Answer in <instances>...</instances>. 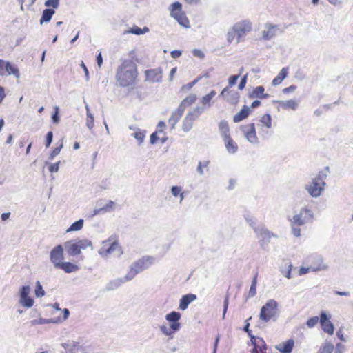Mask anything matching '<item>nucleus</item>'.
Returning <instances> with one entry per match:
<instances>
[{"mask_svg": "<svg viewBox=\"0 0 353 353\" xmlns=\"http://www.w3.org/2000/svg\"><path fill=\"white\" fill-rule=\"evenodd\" d=\"M137 77V70L134 63L132 60H125L118 68L116 79L121 87H127L132 85Z\"/></svg>", "mask_w": 353, "mask_h": 353, "instance_id": "1", "label": "nucleus"}, {"mask_svg": "<svg viewBox=\"0 0 353 353\" xmlns=\"http://www.w3.org/2000/svg\"><path fill=\"white\" fill-rule=\"evenodd\" d=\"M278 313V303L274 299H270L262 306L259 314L260 319L263 322H268L272 319L276 320Z\"/></svg>", "mask_w": 353, "mask_h": 353, "instance_id": "2", "label": "nucleus"}, {"mask_svg": "<svg viewBox=\"0 0 353 353\" xmlns=\"http://www.w3.org/2000/svg\"><path fill=\"white\" fill-rule=\"evenodd\" d=\"M254 231L259 239V243L262 250H266L268 249L269 243L272 238L277 239V234L272 232L264 226H259L254 228Z\"/></svg>", "mask_w": 353, "mask_h": 353, "instance_id": "3", "label": "nucleus"}, {"mask_svg": "<svg viewBox=\"0 0 353 353\" xmlns=\"http://www.w3.org/2000/svg\"><path fill=\"white\" fill-rule=\"evenodd\" d=\"M170 16L176 19L179 23L183 27L189 26V21L185 13L182 11V5L176 1L172 3L170 6Z\"/></svg>", "mask_w": 353, "mask_h": 353, "instance_id": "4", "label": "nucleus"}, {"mask_svg": "<svg viewBox=\"0 0 353 353\" xmlns=\"http://www.w3.org/2000/svg\"><path fill=\"white\" fill-rule=\"evenodd\" d=\"M314 220L312 211L307 208H301L299 212L292 217V222L297 223V226L303 225L312 223Z\"/></svg>", "mask_w": 353, "mask_h": 353, "instance_id": "5", "label": "nucleus"}, {"mask_svg": "<svg viewBox=\"0 0 353 353\" xmlns=\"http://www.w3.org/2000/svg\"><path fill=\"white\" fill-rule=\"evenodd\" d=\"M234 30L236 33V43H239L241 41V38L245 37L252 30V24L250 20L245 19L236 22L233 25Z\"/></svg>", "mask_w": 353, "mask_h": 353, "instance_id": "6", "label": "nucleus"}, {"mask_svg": "<svg viewBox=\"0 0 353 353\" xmlns=\"http://www.w3.org/2000/svg\"><path fill=\"white\" fill-rule=\"evenodd\" d=\"M114 252L117 256L123 254L121 248L117 242L110 243L109 241H103V246L99 251V254L103 257H107Z\"/></svg>", "mask_w": 353, "mask_h": 353, "instance_id": "7", "label": "nucleus"}, {"mask_svg": "<svg viewBox=\"0 0 353 353\" xmlns=\"http://www.w3.org/2000/svg\"><path fill=\"white\" fill-rule=\"evenodd\" d=\"M325 185L326 183H321L311 179V181L305 184V189L312 197L318 198L322 194Z\"/></svg>", "mask_w": 353, "mask_h": 353, "instance_id": "8", "label": "nucleus"}, {"mask_svg": "<svg viewBox=\"0 0 353 353\" xmlns=\"http://www.w3.org/2000/svg\"><path fill=\"white\" fill-rule=\"evenodd\" d=\"M155 261V258L152 256H144L134 261L132 265V270H136V272L140 273L148 269Z\"/></svg>", "mask_w": 353, "mask_h": 353, "instance_id": "9", "label": "nucleus"}, {"mask_svg": "<svg viewBox=\"0 0 353 353\" xmlns=\"http://www.w3.org/2000/svg\"><path fill=\"white\" fill-rule=\"evenodd\" d=\"M30 292V287L29 285H23L19 290V303L25 307L30 308L34 305V300L29 296Z\"/></svg>", "mask_w": 353, "mask_h": 353, "instance_id": "10", "label": "nucleus"}, {"mask_svg": "<svg viewBox=\"0 0 353 353\" xmlns=\"http://www.w3.org/2000/svg\"><path fill=\"white\" fill-rule=\"evenodd\" d=\"M50 261L54 264L55 268L63 263V248L61 245L55 246L50 254Z\"/></svg>", "mask_w": 353, "mask_h": 353, "instance_id": "11", "label": "nucleus"}, {"mask_svg": "<svg viewBox=\"0 0 353 353\" xmlns=\"http://www.w3.org/2000/svg\"><path fill=\"white\" fill-rule=\"evenodd\" d=\"M330 316L325 312L322 311L320 314V324L323 330L330 335H332L334 332V326L330 320Z\"/></svg>", "mask_w": 353, "mask_h": 353, "instance_id": "12", "label": "nucleus"}, {"mask_svg": "<svg viewBox=\"0 0 353 353\" xmlns=\"http://www.w3.org/2000/svg\"><path fill=\"white\" fill-rule=\"evenodd\" d=\"M242 130L246 139L252 144L259 143L254 123H250L243 127Z\"/></svg>", "mask_w": 353, "mask_h": 353, "instance_id": "13", "label": "nucleus"}, {"mask_svg": "<svg viewBox=\"0 0 353 353\" xmlns=\"http://www.w3.org/2000/svg\"><path fill=\"white\" fill-rule=\"evenodd\" d=\"M265 29L262 32V38L265 40H270L275 37L278 32H282L277 25L266 23Z\"/></svg>", "mask_w": 353, "mask_h": 353, "instance_id": "14", "label": "nucleus"}, {"mask_svg": "<svg viewBox=\"0 0 353 353\" xmlns=\"http://www.w3.org/2000/svg\"><path fill=\"white\" fill-rule=\"evenodd\" d=\"M180 318L181 314L176 311L171 312L165 316V319L170 322V329L174 332L178 331L180 328Z\"/></svg>", "mask_w": 353, "mask_h": 353, "instance_id": "15", "label": "nucleus"}, {"mask_svg": "<svg viewBox=\"0 0 353 353\" xmlns=\"http://www.w3.org/2000/svg\"><path fill=\"white\" fill-rule=\"evenodd\" d=\"M220 95L223 97L228 103L236 104L239 99V94L236 91H232L228 87H225L221 92Z\"/></svg>", "mask_w": 353, "mask_h": 353, "instance_id": "16", "label": "nucleus"}, {"mask_svg": "<svg viewBox=\"0 0 353 353\" xmlns=\"http://www.w3.org/2000/svg\"><path fill=\"white\" fill-rule=\"evenodd\" d=\"M318 261L319 262L318 266H310L309 268L301 267L299 271V275L302 276L303 274H305L307 272H309L310 270H312L313 272H317L325 270L328 268V266L323 263V260L322 258H318Z\"/></svg>", "mask_w": 353, "mask_h": 353, "instance_id": "17", "label": "nucleus"}, {"mask_svg": "<svg viewBox=\"0 0 353 353\" xmlns=\"http://www.w3.org/2000/svg\"><path fill=\"white\" fill-rule=\"evenodd\" d=\"M145 74L147 79L152 83L161 81L162 71L160 68L147 70Z\"/></svg>", "mask_w": 353, "mask_h": 353, "instance_id": "18", "label": "nucleus"}, {"mask_svg": "<svg viewBox=\"0 0 353 353\" xmlns=\"http://www.w3.org/2000/svg\"><path fill=\"white\" fill-rule=\"evenodd\" d=\"M196 299V296L194 294H188L183 295L179 302V309L185 310L188 308L189 304Z\"/></svg>", "mask_w": 353, "mask_h": 353, "instance_id": "19", "label": "nucleus"}, {"mask_svg": "<svg viewBox=\"0 0 353 353\" xmlns=\"http://www.w3.org/2000/svg\"><path fill=\"white\" fill-rule=\"evenodd\" d=\"M294 345V340L288 339L285 343H280L276 346V349L281 353H291Z\"/></svg>", "mask_w": 353, "mask_h": 353, "instance_id": "20", "label": "nucleus"}, {"mask_svg": "<svg viewBox=\"0 0 353 353\" xmlns=\"http://www.w3.org/2000/svg\"><path fill=\"white\" fill-rule=\"evenodd\" d=\"M65 249L67 253L70 256H76L79 254V248L77 241H70L65 243Z\"/></svg>", "mask_w": 353, "mask_h": 353, "instance_id": "21", "label": "nucleus"}, {"mask_svg": "<svg viewBox=\"0 0 353 353\" xmlns=\"http://www.w3.org/2000/svg\"><path fill=\"white\" fill-rule=\"evenodd\" d=\"M250 112V109L247 105H244L243 108L237 114H236L233 117V121L234 123H239L243 119H246Z\"/></svg>", "mask_w": 353, "mask_h": 353, "instance_id": "22", "label": "nucleus"}, {"mask_svg": "<svg viewBox=\"0 0 353 353\" xmlns=\"http://www.w3.org/2000/svg\"><path fill=\"white\" fill-rule=\"evenodd\" d=\"M223 141L225 148L230 154H234L237 151L238 145L230 137H226V139H223Z\"/></svg>", "mask_w": 353, "mask_h": 353, "instance_id": "23", "label": "nucleus"}, {"mask_svg": "<svg viewBox=\"0 0 353 353\" xmlns=\"http://www.w3.org/2000/svg\"><path fill=\"white\" fill-rule=\"evenodd\" d=\"M124 283V280L122 278H117L114 280L110 281L105 285L107 291H112L119 288L122 284Z\"/></svg>", "mask_w": 353, "mask_h": 353, "instance_id": "24", "label": "nucleus"}, {"mask_svg": "<svg viewBox=\"0 0 353 353\" xmlns=\"http://www.w3.org/2000/svg\"><path fill=\"white\" fill-rule=\"evenodd\" d=\"M114 202L112 201H108L107 204L101 208H96L94 210L93 215H97L101 213H105L114 210Z\"/></svg>", "mask_w": 353, "mask_h": 353, "instance_id": "25", "label": "nucleus"}, {"mask_svg": "<svg viewBox=\"0 0 353 353\" xmlns=\"http://www.w3.org/2000/svg\"><path fill=\"white\" fill-rule=\"evenodd\" d=\"M292 263L287 261H284L283 265H281L279 268L281 273L283 274L288 279H290L292 278Z\"/></svg>", "mask_w": 353, "mask_h": 353, "instance_id": "26", "label": "nucleus"}, {"mask_svg": "<svg viewBox=\"0 0 353 353\" xmlns=\"http://www.w3.org/2000/svg\"><path fill=\"white\" fill-rule=\"evenodd\" d=\"M54 13V10L51 8H46L43 10L40 19V24L42 25L44 23L50 22Z\"/></svg>", "mask_w": 353, "mask_h": 353, "instance_id": "27", "label": "nucleus"}, {"mask_svg": "<svg viewBox=\"0 0 353 353\" xmlns=\"http://www.w3.org/2000/svg\"><path fill=\"white\" fill-rule=\"evenodd\" d=\"M58 268L64 270L66 273H71L79 270V266L70 262H63Z\"/></svg>", "mask_w": 353, "mask_h": 353, "instance_id": "28", "label": "nucleus"}, {"mask_svg": "<svg viewBox=\"0 0 353 353\" xmlns=\"http://www.w3.org/2000/svg\"><path fill=\"white\" fill-rule=\"evenodd\" d=\"M288 68H283L278 75L272 80V84L274 86L279 85L282 81L287 77L288 73Z\"/></svg>", "mask_w": 353, "mask_h": 353, "instance_id": "29", "label": "nucleus"}, {"mask_svg": "<svg viewBox=\"0 0 353 353\" xmlns=\"http://www.w3.org/2000/svg\"><path fill=\"white\" fill-rule=\"evenodd\" d=\"M61 322V318L58 317L56 319H43L40 318L39 319L33 320L31 323L32 325H43L48 323H58Z\"/></svg>", "mask_w": 353, "mask_h": 353, "instance_id": "30", "label": "nucleus"}, {"mask_svg": "<svg viewBox=\"0 0 353 353\" xmlns=\"http://www.w3.org/2000/svg\"><path fill=\"white\" fill-rule=\"evenodd\" d=\"M219 130L223 139L230 137L228 123L225 121H221L219 124Z\"/></svg>", "mask_w": 353, "mask_h": 353, "instance_id": "31", "label": "nucleus"}, {"mask_svg": "<svg viewBox=\"0 0 353 353\" xmlns=\"http://www.w3.org/2000/svg\"><path fill=\"white\" fill-rule=\"evenodd\" d=\"M281 106L283 109L287 110V109H292L293 110H295L298 107V103L293 100L290 99L287 101H279Z\"/></svg>", "mask_w": 353, "mask_h": 353, "instance_id": "32", "label": "nucleus"}, {"mask_svg": "<svg viewBox=\"0 0 353 353\" xmlns=\"http://www.w3.org/2000/svg\"><path fill=\"white\" fill-rule=\"evenodd\" d=\"M270 95L264 93V88L261 85L257 86L252 92L250 97H256L259 99H268Z\"/></svg>", "mask_w": 353, "mask_h": 353, "instance_id": "33", "label": "nucleus"}, {"mask_svg": "<svg viewBox=\"0 0 353 353\" xmlns=\"http://www.w3.org/2000/svg\"><path fill=\"white\" fill-rule=\"evenodd\" d=\"M5 70L9 75L13 74L17 79H19L20 74L19 70L9 61L6 63Z\"/></svg>", "mask_w": 353, "mask_h": 353, "instance_id": "34", "label": "nucleus"}, {"mask_svg": "<svg viewBox=\"0 0 353 353\" xmlns=\"http://www.w3.org/2000/svg\"><path fill=\"white\" fill-rule=\"evenodd\" d=\"M79 254L81 252V250H85L87 248H90L92 250V243L88 239H78L77 240Z\"/></svg>", "mask_w": 353, "mask_h": 353, "instance_id": "35", "label": "nucleus"}, {"mask_svg": "<svg viewBox=\"0 0 353 353\" xmlns=\"http://www.w3.org/2000/svg\"><path fill=\"white\" fill-rule=\"evenodd\" d=\"M194 121V120L186 115L183 121L182 130L186 132H189L192 128Z\"/></svg>", "mask_w": 353, "mask_h": 353, "instance_id": "36", "label": "nucleus"}, {"mask_svg": "<svg viewBox=\"0 0 353 353\" xmlns=\"http://www.w3.org/2000/svg\"><path fill=\"white\" fill-rule=\"evenodd\" d=\"M203 107H196L189 112L187 115L195 121L203 112Z\"/></svg>", "mask_w": 353, "mask_h": 353, "instance_id": "37", "label": "nucleus"}, {"mask_svg": "<svg viewBox=\"0 0 353 353\" xmlns=\"http://www.w3.org/2000/svg\"><path fill=\"white\" fill-rule=\"evenodd\" d=\"M84 221L83 219H79L75 222H74L66 230V232H70L72 231H79L83 226Z\"/></svg>", "mask_w": 353, "mask_h": 353, "instance_id": "38", "label": "nucleus"}, {"mask_svg": "<svg viewBox=\"0 0 353 353\" xmlns=\"http://www.w3.org/2000/svg\"><path fill=\"white\" fill-rule=\"evenodd\" d=\"M334 345L329 341H326L320 347L318 353H332Z\"/></svg>", "mask_w": 353, "mask_h": 353, "instance_id": "39", "label": "nucleus"}, {"mask_svg": "<svg viewBox=\"0 0 353 353\" xmlns=\"http://www.w3.org/2000/svg\"><path fill=\"white\" fill-rule=\"evenodd\" d=\"M67 353H86L82 346L79 343L72 342L71 347L68 349Z\"/></svg>", "mask_w": 353, "mask_h": 353, "instance_id": "40", "label": "nucleus"}, {"mask_svg": "<svg viewBox=\"0 0 353 353\" xmlns=\"http://www.w3.org/2000/svg\"><path fill=\"white\" fill-rule=\"evenodd\" d=\"M256 283H257V274H256L254 276V277L253 278V280L252 281V284H251V286H250V290L248 292L249 297H253L256 295Z\"/></svg>", "mask_w": 353, "mask_h": 353, "instance_id": "41", "label": "nucleus"}, {"mask_svg": "<svg viewBox=\"0 0 353 353\" xmlns=\"http://www.w3.org/2000/svg\"><path fill=\"white\" fill-rule=\"evenodd\" d=\"M35 296L38 298H41L45 295V291L43 289L42 285L39 281L36 282V288L34 290Z\"/></svg>", "mask_w": 353, "mask_h": 353, "instance_id": "42", "label": "nucleus"}, {"mask_svg": "<svg viewBox=\"0 0 353 353\" xmlns=\"http://www.w3.org/2000/svg\"><path fill=\"white\" fill-rule=\"evenodd\" d=\"M260 121L265 125L268 128H271L272 125V118L271 116L269 114H264Z\"/></svg>", "mask_w": 353, "mask_h": 353, "instance_id": "43", "label": "nucleus"}, {"mask_svg": "<svg viewBox=\"0 0 353 353\" xmlns=\"http://www.w3.org/2000/svg\"><path fill=\"white\" fill-rule=\"evenodd\" d=\"M236 38V31L234 30V26H232L231 28H230L227 32V34H226V39H227V41L229 43H231L234 38Z\"/></svg>", "mask_w": 353, "mask_h": 353, "instance_id": "44", "label": "nucleus"}, {"mask_svg": "<svg viewBox=\"0 0 353 353\" xmlns=\"http://www.w3.org/2000/svg\"><path fill=\"white\" fill-rule=\"evenodd\" d=\"M139 274L136 272V270H132V265H130V271L126 274V275L122 278L124 280V283L131 281L134 277Z\"/></svg>", "mask_w": 353, "mask_h": 353, "instance_id": "45", "label": "nucleus"}, {"mask_svg": "<svg viewBox=\"0 0 353 353\" xmlns=\"http://www.w3.org/2000/svg\"><path fill=\"white\" fill-rule=\"evenodd\" d=\"M181 117L176 114L175 113H172L171 117L168 120V123L171 125V128L173 129L175 127V125L179 122Z\"/></svg>", "mask_w": 353, "mask_h": 353, "instance_id": "46", "label": "nucleus"}, {"mask_svg": "<svg viewBox=\"0 0 353 353\" xmlns=\"http://www.w3.org/2000/svg\"><path fill=\"white\" fill-rule=\"evenodd\" d=\"M132 136L139 141V143L140 144L143 141L145 137V133L144 131L138 130L137 132L132 134Z\"/></svg>", "mask_w": 353, "mask_h": 353, "instance_id": "47", "label": "nucleus"}, {"mask_svg": "<svg viewBox=\"0 0 353 353\" xmlns=\"http://www.w3.org/2000/svg\"><path fill=\"white\" fill-rule=\"evenodd\" d=\"M291 222V228H292V234L294 236H299L301 235V230L299 228V226H297V223H294L292 222V219H290Z\"/></svg>", "mask_w": 353, "mask_h": 353, "instance_id": "48", "label": "nucleus"}, {"mask_svg": "<svg viewBox=\"0 0 353 353\" xmlns=\"http://www.w3.org/2000/svg\"><path fill=\"white\" fill-rule=\"evenodd\" d=\"M86 126L89 128L90 130H92L94 128V115L92 113H88V115H86Z\"/></svg>", "mask_w": 353, "mask_h": 353, "instance_id": "49", "label": "nucleus"}, {"mask_svg": "<svg viewBox=\"0 0 353 353\" xmlns=\"http://www.w3.org/2000/svg\"><path fill=\"white\" fill-rule=\"evenodd\" d=\"M210 163L209 161H205L203 163L199 162L196 168V172L199 174L200 176H203L204 174L203 168H207Z\"/></svg>", "mask_w": 353, "mask_h": 353, "instance_id": "50", "label": "nucleus"}, {"mask_svg": "<svg viewBox=\"0 0 353 353\" xmlns=\"http://www.w3.org/2000/svg\"><path fill=\"white\" fill-rule=\"evenodd\" d=\"M327 177V174L324 173L323 172H319V174L315 176L312 178L314 181H316L317 182L322 183H326L325 179Z\"/></svg>", "mask_w": 353, "mask_h": 353, "instance_id": "51", "label": "nucleus"}, {"mask_svg": "<svg viewBox=\"0 0 353 353\" xmlns=\"http://www.w3.org/2000/svg\"><path fill=\"white\" fill-rule=\"evenodd\" d=\"M196 99V96L195 94H190L182 101V105H191L195 102Z\"/></svg>", "mask_w": 353, "mask_h": 353, "instance_id": "52", "label": "nucleus"}, {"mask_svg": "<svg viewBox=\"0 0 353 353\" xmlns=\"http://www.w3.org/2000/svg\"><path fill=\"white\" fill-rule=\"evenodd\" d=\"M60 163V161H58L55 163H50L48 161H46L45 164L49 165V171L50 172H57L59 171Z\"/></svg>", "mask_w": 353, "mask_h": 353, "instance_id": "53", "label": "nucleus"}, {"mask_svg": "<svg viewBox=\"0 0 353 353\" xmlns=\"http://www.w3.org/2000/svg\"><path fill=\"white\" fill-rule=\"evenodd\" d=\"M319 320L320 321V319L318 316L312 317L307 321L306 325L308 327H314L319 322Z\"/></svg>", "mask_w": 353, "mask_h": 353, "instance_id": "54", "label": "nucleus"}, {"mask_svg": "<svg viewBox=\"0 0 353 353\" xmlns=\"http://www.w3.org/2000/svg\"><path fill=\"white\" fill-rule=\"evenodd\" d=\"M46 7H52L53 8H57L59 5V0H46L44 3Z\"/></svg>", "mask_w": 353, "mask_h": 353, "instance_id": "55", "label": "nucleus"}, {"mask_svg": "<svg viewBox=\"0 0 353 353\" xmlns=\"http://www.w3.org/2000/svg\"><path fill=\"white\" fill-rule=\"evenodd\" d=\"M63 148V141H61L59 146L55 148L51 152L49 159L52 160L57 155H58Z\"/></svg>", "mask_w": 353, "mask_h": 353, "instance_id": "56", "label": "nucleus"}, {"mask_svg": "<svg viewBox=\"0 0 353 353\" xmlns=\"http://www.w3.org/2000/svg\"><path fill=\"white\" fill-rule=\"evenodd\" d=\"M59 108L58 106H56L54 108V113L52 114V122L54 123H59L60 119H59Z\"/></svg>", "mask_w": 353, "mask_h": 353, "instance_id": "57", "label": "nucleus"}, {"mask_svg": "<svg viewBox=\"0 0 353 353\" xmlns=\"http://www.w3.org/2000/svg\"><path fill=\"white\" fill-rule=\"evenodd\" d=\"M245 220L246 222L250 225V226H251L253 229L254 228H256V219L254 216L248 215L245 217Z\"/></svg>", "mask_w": 353, "mask_h": 353, "instance_id": "58", "label": "nucleus"}, {"mask_svg": "<svg viewBox=\"0 0 353 353\" xmlns=\"http://www.w3.org/2000/svg\"><path fill=\"white\" fill-rule=\"evenodd\" d=\"M143 31L142 30L141 28L136 26V27L130 28L126 32L127 33H130V34H136V35H140V34H143Z\"/></svg>", "mask_w": 353, "mask_h": 353, "instance_id": "59", "label": "nucleus"}, {"mask_svg": "<svg viewBox=\"0 0 353 353\" xmlns=\"http://www.w3.org/2000/svg\"><path fill=\"white\" fill-rule=\"evenodd\" d=\"M240 74L232 75L228 79V88L234 85L239 77Z\"/></svg>", "mask_w": 353, "mask_h": 353, "instance_id": "60", "label": "nucleus"}, {"mask_svg": "<svg viewBox=\"0 0 353 353\" xmlns=\"http://www.w3.org/2000/svg\"><path fill=\"white\" fill-rule=\"evenodd\" d=\"M229 305V296L226 295L223 301V319H225V314L227 312Z\"/></svg>", "mask_w": 353, "mask_h": 353, "instance_id": "61", "label": "nucleus"}, {"mask_svg": "<svg viewBox=\"0 0 353 353\" xmlns=\"http://www.w3.org/2000/svg\"><path fill=\"white\" fill-rule=\"evenodd\" d=\"M53 139V134L52 132L50 131L47 133L46 137V147L48 148L52 143Z\"/></svg>", "mask_w": 353, "mask_h": 353, "instance_id": "62", "label": "nucleus"}, {"mask_svg": "<svg viewBox=\"0 0 353 353\" xmlns=\"http://www.w3.org/2000/svg\"><path fill=\"white\" fill-rule=\"evenodd\" d=\"M211 100H212V99L210 98V96H208V94H206L205 96H204L201 98V103L204 106L210 107Z\"/></svg>", "mask_w": 353, "mask_h": 353, "instance_id": "63", "label": "nucleus"}, {"mask_svg": "<svg viewBox=\"0 0 353 353\" xmlns=\"http://www.w3.org/2000/svg\"><path fill=\"white\" fill-rule=\"evenodd\" d=\"M247 79H248V74H246L241 78L240 83L239 84V90H243L245 88L246 83H247Z\"/></svg>", "mask_w": 353, "mask_h": 353, "instance_id": "64", "label": "nucleus"}]
</instances>
